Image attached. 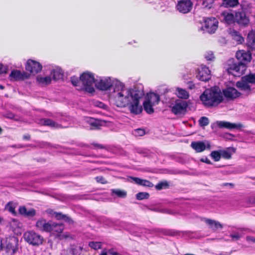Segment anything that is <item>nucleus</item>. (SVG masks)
<instances>
[{
    "label": "nucleus",
    "instance_id": "obj_1",
    "mask_svg": "<svg viewBox=\"0 0 255 255\" xmlns=\"http://www.w3.org/2000/svg\"><path fill=\"white\" fill-rule=\"evenodd\" d=\"M144 95L143 91L127 88L121 81L111 94V97L118 107H128L131 113L138 115L142 111L139 100Z\"/></svg>",
    "mask_w": 255,
    "mask_h": 255
},
{
    "label": "nucleus",
    "instance_id": "obj_2",
    "mask_svg": "<svg viewBox=\"0 0 255 255\" xmlns=\"http://www.w3.org/2000/svg\"><path fill=\"white\" fill-rule=\"evenodd\" d=\"M200 99L202 104L207 108L216 107L223 100V95L218 87H212L206 89L200 95Z\"/></svg>",
    "mask_w": 255,
    "mask_h": 255
},
{
    "label": "nucleus",
    "instance_id": "obj_3",
    "mask_svg": "<svg viewBox=\"0 0 255 255\" xmlns=\"http://www.w3.org/2000/svg\"><path fill=\"white\" fill-rule=\"evenodd\" d=\"M80 79L82 86L78 90H84L90 93L95 92L93 85L96 82L93 73L85 72L80 75Z\"/></svg>",
    "mask_w": 255,
    "mask_h": 255
},
{
    "label": "nucleus",
    "instance_id": "obj_4",
    "mask_svg": "<svg viewBox=\"0 0 255 255\" xmlns=\"http://www.w3.org/2000/svg\"><path fill=\"white\" fill-rule=\"evenodd\" d=\"M120 81L116 79H112L110 77H104L95 83V86L97 89L106 91L116 88L117 84L120 83Z\"/></svg>",
    "mask_w": 255,
    "mask_h": 255
},
{
    "label": "nucleus",
    "instance_id": "obj_5",
    "mask_svg": "<svg viewBox=\"0 0 255 255\" xmlns=\"http://www.w3.org/2000/svg\"><path fill=\"white\" fill-rule=\"evenodd\" d=\"M23 238L25 242L33 246H39L42 244L43 241V237L33 231L25 232Z\"/></svg>",
    "mask_w": 255,
    "mask_h": 255
},
{
    "label": "nucleus",
    "instance_id": "obj_6",
    "mask_svg": "<svg viewBox=\"0 0 255 255\" xmlns=\"http://www.w3.org/2000/svg\"><path fill=\"white\" fill-rule=\"evenodd\" d=\"M4 241V248L5 252L9 255H14L18 250V239L14 237H11L5 239H2Z\"/></svg>",
    "mask_w": 255,
    "mask_h": 255
},
{
    "label": "nucleus",
    "instance_id": "obj_7",
    "mask_svg": "<svg viewBox=\"0 0 255 255\" xmlns=\"http://www.w3.org/2000/svg\"><path fill=\"white\" fill-rule=\"evenodd\" d=\"M246 69L245 64L238 62L230 65L227 70L228 73L235 77H240L244 74Z\"/></svg>",
    "mask_w": 255,
    "mask_h": 255
},
{
    "label": "nucleus",
    "instance_id": "obj_8",
    "mask_svg": "<svg viewBox=\"0 0 255 255\" xmlns=\"http://www.w3.org/2000/svg\"><path fill=\"white\" fill-rule=\"evenodd\" d=\"M218 26V21L215 17H208L204 20V25L203 30L209 33H215Z\"/></svg>",
    "mask_w": 255,
    "mask_h": 255
},
{
    "label": "nucleus",
    "instance_id": "obj_9",
    "mask_svg": "<svg viewBox=\"0 0 255 255\" xmlns=\"http://www.w3.org/2000/svg\"><path fill=\"white\" fill-rule=\"evenodd\" d=\"M188 107L186 101L181 100H176L171 108V112L175 115L184 114Z\"/></svg>",
    "mask_w": 255,
    "mask_h": 255
},
{
    "label": "nucleus",
    "instance_id": "obj_10",
    "mask_svg": "<svg viewBox=\"0 0 255 255\" xmlns=\"http://www.w3.org/2000/svg\"><path fill=\"white\" fill-rule=\"evenodd\" d=\"M235 23H237L240 26L245 27L247 26L250 19L248 16L243 10H239L235 11Z\"/></svg>",
    "mask_w": 255,
    "mask_h": 255
},
{
    "label": "nucleus",
    "instance_id": "obj_11",
    "mask_svg": "<svg viewBox=\"0 0 255 255\" xmlns=\"http://www.w3.org/2000/svg\"><path fill=\"white\" fill-rule=\"evenodd\" d=\"M42 68V65L39 62L31 59L28 60L25 64L26 70L32 75L41 72Z\"/></svg>",
    "mask_w": 255,
    "mask_h": 255
},
{
    "label": "nucleus",
    "instance_id": "obj_12",
    "mask_svg": "<svg viewBox=\"0 0 255 255\" xmlns=\"http://www.w3.org/2000/svg\"><path fill=\"white\" fill-rule=\"evenodd\" d=\"M236 56L239 62L244 63L246 66L252 59V54L250 51L239 50L237 52Z\"/></svg>",
    "mask_w": 255,
    "mask_h": 255
},
{
    "label": "nucleus",
    "instance_id": "obj_13",
    "mask_svg": "<svg viewBox=\"0 0 255 255\" xmlns=\"http://www.w3.org/2000/svg\"><path fill=\"white\" fill-rule=\"evenodd\" d=\"M50 226L51 229H50L49 233L51 234L59 237L60 239H62L63 238H66V237L64 235H60L64 229V226L63 224H58L52 222Z\"/></svg>",
    "mask_w": 255,
    "mask_h": 255
},
{
    "label": "nucleus",
    "instance_id": "obj_14",
    "mask_svg": "<svg viewBox=\"0 0 255 255\" xmlns=\"http://www.w3.org/2000/svg\"><path fill=\"white\" fill-rule=\"evenodd\" d=\"M215 124L220 128H226L230 130L240 129L243 128V125L241 123H232L226 121H217Z\"/></svg>",
    "mask_w": 255,
    "mask_h": 255
},
{
    "label": "nucleus",
    "instance_id": "obj_15",
    "mask_svg": "<svg viewBox=\"0 0 255 255\" xmlns=\"http://www.w3.org/2000/svg\"><path fill=\"white\" fill-rule=\"evenodd\" d=\"M192 5L193 3L190 0H180L176 7L180 12L186 13L191 10Z\"/></svg>",
    "mask_w": 255,
    "mask_h": 255
},
{
    "label": "nucleus",
    "instance_id": "obj_16",
    "mask_svg": "<svg viewBox=\"0 0 255 255\" xmlns=\"http://www.w3.org/2000/svg\"><path fill=\"white\" fill-rule=\"evenodd\" d=\"M196 77L200 81H208L211 79V71L208 67L206 66H202L199 69Z\"/></svg>",
    "mask_w": 255,
    "mask_h": 255
},
{
    "label": "nucleus",
    "instance_id": "obj_17",
    "mask_svg": "<svg viewBox=\"0 0 255 255\" xmlns=\"http://www.w3.org/2000/svg\"><path fill=\"white\" fill-rule=\"evenodd\" d=\"M51 222V221L47 222L46 220L43 218L40 219L36 221L35 227L38 230L41 232L49 233L51 229L50 225Z\"/></svg>",
    "mask_w": 255,
    "mask_h": 255
},
{
    "label": "nucleus",
    "instance_id": "obj_18",
    "mask_svg": "<svg viewBox=\"0 0 255 255\" xmlns=\"http://www.w3.org/2000/svg\"><path fill=\"white\" fill-rule=\"evenodd\" d=\"M30 75V74L25 72H21L19 70H13L11 72L9 76L11 78L18 80L27 79L29 78Z\"/></svg>",
    "mask_w": 255,
    "mask_h": 255
},
{
    "label": "nucleus",
    "instance_id": "obj_19",
    "mask_svg": "<svg viewBox=\"0 0 255 255\" xmlns=\"http://www.w3.org/2000/svg\"><path fill=\"white\" fill-rule=\"evenodd\" d=\"M223 92L224 96L228 99H235L240 95V93L233 87H228Z\"/></svg>",
    "mask_w": 255,
    "mask_h": 255
},
{
    "label": "nucleus",
    "instance_id": "obj_20",
    "mask_svg": "<svg viewBox=\"0 0 255 255\" xmlns=\"http://www.w3.org/2000/svg\"><path fill=\"white\" fill-rule=\"evenodd\" d=\"M191 146L196 151V152H201L204 151L206 147L210 148V144L208 143L206 146L203 141H193L191 142Z\"/></svg>",
    "mask_w": 255,
    "mask_h": 255
},
{
    "label": "nucleus",
    "instance_id": "obj_21",
    "mask_svg": "<svg viewBox=\"0 0 255 255\" xmlns=\"http://www.w3.org/2000/svg\"><path fill=\"white\" fill-rule=\"evenodd\" d=\"M203 221L209 226V228L214 231L223 228L222 224L219 222L208 218H204Z\"/></svg>",
    "mask_w": 255,
    "mask_h": 255
},
{
    "label": "nucleus",
    "instance_id": "obj_22",
    "mask_svg": "<svg viewBox=\"0 0 255 255\" xmlns=\"http://www.w3.org/2000/svg\"><path fill=\"white\" fill-rule=\"evenodd\" d=\"M145 233H151L152 232H160L165 235H168L170 236H175L179 235V232L174 230H148L146 229H143Z\"/></svg>",
    "mask_w": 255,
    "mask_h": 255
},
{
    "label": "nucleus",
    "instance_id": "obj_23",
    "mask_svg": "<svg viewBox=\"0 0 255 255\" xmlns=\"http://www.w3.org/2000/svg\"><path fill=\"white\" fill-rule=\"evenodd\" d=\"M130 178L134 182V183L144 187H152L154 185L150 181L142 179L138 177H130Z\"/></svg>",
    "mask_w": 255,
    "mask_h": 255
},
{
    "label": "nucleus",
    "instance_id": "obj_24",
    "mask_svg": "<svg viewBox=\"0 0 255 255\" xmlns=\"http://www.w3.org/2000/svg\"><path fill=\"white\" fill-rule=\"evenodd\" d=\"M247 45L251 49H255V30H251L247 38Z\"/></svg>",
    "mask_w": 255,
    "mask_h": 255
},
{
    "label": "nucleus",
    "instance_id": "obj_25",
    "mask_svg": "<svg viewBox=\"0 0 255 255\" xmlns=\"http://www.w3.org/2000/svg\"><path fill=\"white\" fill-rule=\"evenodd\" d=\"M222 15L223 16V20L225 23L229 25L234 24L235 23V12L230 13L226 11L222 12Z\"/></svg>",
    "mask_w": 255,
    "mask_h": 255
},
{
    "label": "nucleus",
    "instance_id": "obj_26",
    "mask_svg": "<svg viewBox=\"0 0 255 255\" xmlns=\"http://www.w3.org/2000/svg\"><path fill=\"white\" fill-rule=\"evenodd\" d=\"M18 211L20 214L26 217H32L36 214V211L34 209L31 208L27 211L24 206L19 207Z\"/></svg>",
    "mask_w": 255,
    "mask_h": 255
},
{
    "label": "nucleus",
    "instance_id": "obj_27",
    "mask_svg": "<svg viewBox=\"0 0 255 255\" xmlns=\"http://www.w3.org/2000/svg\"><path fill=\"white\" fill-rule=\"evenodd\" d=\"M160 101L159 95L154 93H150L147 95L146 98L144 101L148 102L153 105H156Z\"/></svg>",
    "mask_w": 255,
    "mask_h": 255
},
{
    "label": "nucleus",
    "instance_id": "obj_28",
    "mask_svg": "<svg viewBox=\"0 0 255 255\" xmlns=\"http://www.w3.org/2000/svg\"><path fill=\"white\" fill-rule=\"evenodd\" d=\"M236 86L241 90L247 91L248 94L251 91V87L249 83L243 79V77H242L241 81L236 83Z\"/></svg>",
    "mask_w": 255,
    "mask_h": 255
},
{
    "label": "nucleus",
    "instance_id": "obj_29",
    "mask_svg": "<svg viewBox=\"0 0 255 255\" xmlns=\"http://www.w3.org/2000/svg\"><path fill=\"white\" fill-rule=\"evenodd\" d=\"M51 75L53 76V80L56 81L62 78L63 72L59 67H56L51 71Z\"/></svg>",
    "mask_w": 255,
    "mask_h": 255
},
{
    "label": "nucleus",
    "instance_id": "obj_30",
    "mask_svg": "<svg viewBox=\"0 0 255 255\" xmlns=\"http://www.w3.org/2000/svg\"><path fill=\"white\" fill-rule=\"evenodd\" d=\"M39 123L43 126H49L51 128H58L60 127L59 124L49 119H41L40 120Z\"/></svg>",
    "mask_w": 255,
    "mask_h": 255
},
{
    "label": "nucleus",
    "instance_id": "obj_31",
    "mask_svg": "<svg viewBox=\"0 0 255 255\" xmlns=\"http://www.w3.org/2000/svg\"><path fill=\"white\" fill-rule=\"evenodd\" d=\"M87 122L91 126V129H98L102 125V121L98 119L88 118L87 120Z\"/></svg>",
    "mask_w": 255,
    "mask_h": 255
},
{
    "label": "nucleus",
    "instance_id": "obj_32",
    "mask_svg": "<svg viewBox=\"0 0 255 255\" xmlns=\"http://www.w3.org/2000/svg\"><path fill=\"white\" fill-rule=\"evenodd\" d=\"M229 33L232 38L239 43H242L244 42V38L238 31L233 29H230Z\"/></svg>",
    "mask_w": 255,
    "mask_h": 255
},
{
    "label": "nucleus",
    "instance_id": "obj_33",
    "mask_svg": "<svg viewBox=\"0 0 255 255\" xmlns=\"http://www.w3.org/2000/svg\"><path fill=\"white\" fill-rule=\"evenodd\" d=\"M53 215L58 220H63L65 222H67L69 224L73 223V221L69 217L66 215L63 214L61 213L54 212Z\"/></svg>",
    "mask_w": 255,
    "mask_h": 255
},
{
    "label": "nucleus",
    "instance_id": "obj_34",
    "mask_svg": "<svg viewBox=\"0 0 255 255\" xmlns=\"http://www.w3.org/2000/svg\"><path fill=\"white\" fill-rule=\"evenodd\" d=\"M176 92L177 96L181 99H187L189 97L188 92L184 89L180 88H177Z\"/></svg>",
    "mask_w": 255,
    "mask_h": 255
},
{
    "label": "nucleus",
    "instance_id": "obj_35",
    "mask_svg": "<svg viewBox=\"0 0 255 255\" xmlns=\"http://www.w3.org/2000/svg\"><path fill=\"white\" fill-rule=\"evenodd\" d=\"M37 81L40 84L43 85H47L51 83V78L50 76H48L45 77H37Z\"/></svg>",
    "mask_w": 255,
    "mask_h": 255
},
{
    "label": "nucleus",
    "instance_id": "obj_36",
    "mask_svg": "<svg viewBox=\"0 0 255 255\" xmlns=\"http://www.w3.org/2000/svg\"><path fill=\"white\" fill-rule=\"evenodd\" d=\"M155 105H152V104L150 103H148V102L144 101L143 103V106L144 110L148 114H152L154 112V109L153 107Z\"/></svg>",
    "mask_w": 255,
    "mask_h": 255
},
{
    "label": "nucleus",
    "instance_id": "obj_37",
    "mask_svg": "<svg viewBox=\"0 0 255 255\" xmlns=\"http://www.w3.org/2000/svg\"><path fill=\"white\" fill-rule=\"evenodd\" d=\"M112 194H115L120 198H124L127 196V192L120 189H112Z\"/></svg>",
    "mask_w": 255,
    "mask_h": 255
},
{
    "label": "nucleus",
    "instance_id": "obj_38",
    "mask_svg": "<svg viewBox=\"0 0 255 255\" xmlns=\"http://www.w3.org/2000/svg\"><path fill=\"white\" fill-rule=\"evenodd\" d=\"M151 211L157 212H160L163 213H166L168 214H174L175 212L173 211L170 210L169 209H161L159 208H149V209Z\"/></svg>",
    "mask_w": 255,
    "mask_h": 255
},
{
    "label": "nucleus",
    "instance_id": "obj_39",
    "mask_svg": "<svg viewBox=\"0 0 255 255\" xmlns=\"http://www.w3.org/2000/svg\"><path fill=\"white\" fill-rule=\"evenodd\" d=\"M210 156L215 161H218L221 158L220 150L212 151L210 153Z\"/></svg>",
    "mask_w": 255,
    "mask_h": 255
},
{
    "label": "nucleus",
    "instance_id": "obj_40",
    "mask_svg": "<svg viewBox=\"0 0 255 255\" xmlns=\"http://www.w3.org/2000/svg\"><path fill=\"white\" fill-rule=\"evenodd\" d=\"M243 79L247 81L249 83L255 84V73H251L243 76Z\"/></svg>",
    "mask_w": 255,
    "mask_h": 255
},
{
    "label": "nucleus",
    "instance_id": "obj_41",
    "mask_svg": "<svg viewBox=\"0 0 255 255\" xmlns=\"http://www.w3.org/2000/svg\"><path fill=\"white\" fill-rule=\"evenodd\" d=\"M135 196L136 199L138 200L147 199L149 197V194L145 192H141L137 193Z\"/></svg>",
    "mask_w": 255,
    "mask_h": 255
},
{
    "label": "nucleus",
    "instance_id": "obj_42",
    "mask_svg": "<svg viewBox=\"0 0 255 255\" xmlns=\"http://www.w3.org/2000/svg\"><path fill=\"white\" fill-rule=\"evenodd\" d=\"M226 7H234L239 4V0H223Z\"/></svg>",
    "mask_w": 255,
    "mask_h": 255
},
{
    "label": "nucleus",
    "instance_id": "obj_43",
    "mask_svg": "<svg viewBox=\"0 0 255 255\" xmlns=\"http://www.w3.org/2000/svg\"><path fill=\"white\" fill-rule=\"evenodd\" d=\"M15 206L12 202H9L6 204L5 206V209L6 210L14 215L15 214Z\"/></svg>",
    "mask_w": 255,
    "mask_h": 255
},
{
    "label": "nucleus",
    "instance_id": "obj_44",
    "mask_svg": "<svg viewBox=\"0 0 255 255\" xmlns=\"http://www.w3.org/2000/svg\"><path fill=\"white\" fill-rule=\"evenodd\" d=\"M89 246L91 248H92L95 250H98V249H100L101 248L102 243L99 242H94V241L90 242L89 243Z\"/></svg>",
    "mask_w": 255,
    "mask_h": 255
},
{
    "label": "nucleus",
    "instance_id": "obj_45",
    "mask_svg": "<svg viewBox=\"0 0 255 255\" xmlns=\"http://www.w3.org/2000/svg\"><path fill=\"white\" fill-rule=\"evenodd\" d=\"M169 186V184L166 181H162L155 185V188L158 190H160L163 188H167Z\"/></svg>",
    "mask_w": 255,
    "mask_h": 255
},
{
    "label": "nucleus",
    "instance_id": "obj_46",
    "mask_svg": "<svg viewBox=\"0 0 255 255\" xmlns=\"http://www.w3.org/2000/svg\"><path fill=\"white\" fill-rule=\"evenodd\" d=\"M221 157L225 159H230L232 157V153L228 150H220Z\"/></svg>",
    "mask_w": 255,
    "mask_h": 255
},
{
    "label": "nucleus",
    "instance_id": "obj_47",
    "mask_svg": "<svg viewBox=\"0 0 255 255\" xmlns=\"http://www.w3.org/2000/svg\"><path fill=\"white\" fill-rule=\"evenodd\" d=\"M209 124V119L206 117H202L199 120V124L201 127L207 126Z\"/></svg>",
    "mask_w": 255,
    "mask_h": 255
},
{
    "label": "nucleus",
    "instance_id": "obj_48",
    "mask_svg": "<svg viewBox=\"0 0 255 255\" xmlns=\"http://www.w3.org/2000/svg\"><path fill=\"white\" fill-rule=\"evenodd\" d=\"M71 81L73 86L75 87H78L80 85V83H81L80 81V78L76 76H72L71 77Z\"/></svg>",
    "mask_w": 255,
    "mask_h": 255
},
{
    "label": "nucleus",
    "instance_id": "obj_49",
    "mask_svg": "<svg viewBox=\"0 0 255 255\" xmlns=\"http://www.w3.org/2000/svg\"><path fill=\"white\" fill-rule=\"evenodd\" d=\"M81 251L82 248L80 247H72L70 252L73 255H79Z\"/></svg>",
    "mask_w": 255,
    "mask_h": 255
},
{
    "label": "nucleus",
    "instance_id": "obj_50",
    "mask_svg": "<svg viewBox=\"0 0 255 255\" xmlns=\"http://www.w3.org/2000/svg\"><path fill=\"white\" fill-rule=\"evenodd\" d=\"M241 235L239 232H235L234 234H231L230 237L232 238V240L233 241H237L240 240L241 238Z\"/></svg>",
    "mask_w": 255,
    "mask_h": 255
},
{
    "label": "nucleus",
    "instance_id": "obj_51",
    "mask_svg": "<svg viewBox=\"0 0 255 255\" xmlns=\"http://www.w3.org/2000/svg\"><path fill=\"white\" fill-rule=\"evenodd\" d=\"M204 56H205V58L207 60H213L215 58L213 53L212 51L207 52L205 54Z\"/></svg>",
    "mask_w": 255,
    "mask_h": 255
},
{
    "label": "nucleus",
    "instance_id": "obj_52",
    "mask_svg": "<svg viewBox=\"0 0 255 255\" xmlns=\"http://www.w3.org/2000/svg\"><path fill=\"white\" fill-rule=\"evenodd\" d=\"M134 134L136 136H142L145 134V131L144 129L141 128H138L135 129Z\"/></svg>",
    "mask_w": 255,
    "mask_h": 255
},
{
    "label": "nucleus",
    "instance_id": "obj_53",
    "mask_svg": "<svg viewBox=\"0 0 255 255\" xmlns=\"http://www.w3.org/2000/svg\"><path fill=\"white\" fill-rule=\"evenodd\" d=\"M95 179L97 181V182H98V183H101L102 184H106V183H107V181H106V180L103 176H97L95 178Z\"/></svg>",
    "mask_w": 255,
    "mask_h": 255
},
{
    "label": "nucleus",
    "instance_id": "obj_54",
    "mask_svg": "<svg viewBox=\"0 0 255 255\" xmlns=\"http://www.w3.org/2000/svg\"><path fill=\"white\" fill-rule=\"evenodd\" d=\"M234 228H236V229H237L238 230H239L240 232H247V233H251V232H252V230L251 229H250L249 228H245V227H239V228L234 227Z\"/></svg>",
    "mask_w": 255,
    "mask_h": 255
},
{
    "label": "nucleus",
    "instance_id": "obj_55",
    "mask_svg": "<svg viewBox=\"0 0 255 255\" xmlns=\"http://www.w3.org/2000/svg\"><path fill=\"white\" fill-rule=\"evenodd\" d=\"M91 145H93L96 148L104 149L105 147L102 144L97 143H92Z\"/></svg>",
    "mask_w": 255,
    "mask_h": 255
},
{
    "label": "nucleus",
    "instance_id": "obj_56",
    "mask_svg": "<svg viewBox=\"0 0 255 255\" xmlns=\"http://www.w3.org/2000/svg\"><path fill=\"white\" fill-rule=\"evenodd\" d=\"M200 161L202 162H205L208 164H212V162H211V161L207 157L202 158L200 159Z\"/></svg>",
    "mask_w": 255,
    "mask_h": 255
},
{
    "label": "nucleus",
    "instance_id": "obj_57",
    "mask_svg": "<svg viewBox=\"0 0 255 255\" xmlns=\"http://www.w3.org/2000/svg\"><path fill=\"white\" fill-rule=\"evenodd\" d=\"M248 202L250 204H255V196H251L248 198Z\"/></svg>",
    "mask_w": 255,
    "mask_h": 255
},
{
    "label": "nucleus",
    "instance_id": "obj_58",
    "mask_svg": "<svg viewBox=\"0 0 255 255\" xmlns=\"http://www.w3.org/2000/svg\"><path fill=\"white\" fill-rule=\"evenodd\" d=\"M246 240L249 242H253L255 243V238L252 236H247Z\"/></svg>",
    "mask_w": 255,
    "mask_h": 255
},
{
    "label": "nucleus",
    "instance_id": "obj_59",
    "mask_svg": "<svg viewBox=\"0 0 255 255\" xmlns=\"http://www.w3.org/2000/svg\"><path fill=\"white\" fill-rule=\"evenodd\" d=\"M5 117L10 119H13L15 117V115L12 113H8L6 114Z\"/></svg>",
    "mask_w": 255,
    "mask_h": 255
},
{
    "label": "nucleus",
    "instance_id": "obj_60",
    "mask_svg": "<svg viewBox=\"0 0 255 255\" xmlns=\"http://www.w3.org/2000/svg\"><path fill=\"white\" fill-rule=\"evenodd\" d=\"M96 106L102 109H105L107 107V106L102 102H98Z\"/></svg>",
    "mask_w": 255,
    "mask_h": 255
},
{
    "label": "nucleus",
    "instance_id": "obj_61",
    "mask_svg": "<svg viewBox=\"0 0 255 255\" xmlns=\"http://www.w3.org/2000/svg\"><path fill=\"white\" fill-rule=\"evenodd\" d=\"M40 146L41 147H50L51 145L49 143L42 142V143H40Z\"/></svg>",
    "mask_w": 255,
    "mask_h": 255
},
{
    "label": "nucleus",
    "instance_id": "obj_62",
    "mask_svg": "<svg viewBox=\"0 0 255 255\" xmlns=\"http://www.w3.org/2000/svg\"><path fill=\"white\" fill-rule=\"evenodd\" d=\"M169 92L168 89L167 88H163L161 90H159V93L162 95V94H165Z\"/></svg>",
    "mask_w": 255,
    "mask_h": 255
},
{
    "label": "nucleus",
    "instance_id": "obj_63",
    "mask_svg": "<svg viewBox=\"0 0 255 255\" xmlns=\"http://www.w3.org/2000/svg\"><path fill=\"white\" fill-rule=\"evenodd\" d=\"M188 84L190 89H193L195 88V85L192 82H188Z\"/></svg>",
    "mask_w": 255,
    "mask_h": 255
},
{
    "label": "nucleus",
    "instance_id": "obj_64",
    "mask_svg": "<svg viewBox=\"0 0 255 255\" xmlns=\"http://www.w3.org/2000/svg\"><path fill=\"white\" fill-rule=\"evenodd\" d=\"M23 138L25 140H29L30 139V135L28 134H25L23 135Z\"/></svg>",
    "mask_w": 255,
    "mask_h": 255
}]
</instances>
